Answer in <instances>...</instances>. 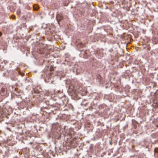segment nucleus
Instances as JSON below:
<instances>
[{"label": "nucleus", "instance_id": "nucleus-2", "mask_svg": "<svg viewBox=\"0 0 158 158\" xmlns=\"http://www.w3.org/2000/svg\"><path fill=\"white\" fill-rule=\"evenodd\" d=\"M65 84L66 85V88H68V89H73L74 88V86L72 85H70L69 84V82L67 81L66 80L65 81Z\"/></svg>", "mask_w": 158, "mask_h": 158}, {"label": "nucleus", "instance_id": "nucleus-7", "mask_svg": "<svg viewBox=\"0 0 158 158\" xmlns=\"http://www.w3.org/2000/svg\"><path fill=\"white\" fill-rule=\"evenodd\" d=\"M33 9L34 10H36L38 9V6L37 5H34L33 6Z\"/></svg>", "mask_w": 158, "mask_h": 158}, {"label": "nucleus", "instance_id": "nucleus-9", "mask_svg": "<svg viewBox=\"0 0 158 158\" xmlns=\"http://www.w3.org/2000/svg\"><path fill=\"white\" fill-rule=\"evenodd\" d=\"M7 143L9 145H10V146H11V145H13V144L12 143H9V141L8 140L7 141Z\"/></svg>", "mask_w": 158, "mask_h": 158}, {"label": "nucleus", "instance_id": "nucleus-18", "mask_svg": "<svg viewBox=\"0 0 158 158\" xmlns=\"http://www.w3.org/2000/svg\"><path fill=\"white\" fill-rule=\"evenodd\" d=\"M15 89H17V88H15Z\"/></svg>", "mask_w": 158, "mask_h": 158}, {"label": "nucleus", "instance_id": "nucleus-10", "mask_svg": "<svg viewBox=\"0 0 158 158\" xmlns=\"http://www.w3.org/2000/svg\"><path fill=\"white\" fill-rule=\"evenodd\" d=\"M76 89H72V91L73 92H74V93L75 94L74 95H77V94H76L75 93V91H76Z\"/></svg>", "mask_w": 158, "mask_h": 158}, {"label": "nucleus", "instance_id": "nucleus-13", "mask_svg": "<svg viewBox=\"0 0 158 158\" xmlns=\"http://www.w3.org/2000/svg\"><path fill=\"white\" fill-rule=\"evenodd\" d=\"M127 10H130V7H128V9H127Z\"/></svg>", "mask_w": 158, "mask_h": 158}, {"label": "nucleus", "instance_id": "nucleus-4", "mask_svg": "<svg viewBox=\"0 0 158 158\" xmlns=\"http://www.w3.org/2000/svg\"><path fill=\"white\" fill-rule=\"evenodd\" d=\"M7 93V91L5 89H1V94L2 96H4Z\"/></svg>", "mask_w": 158, "mask_h": 158}, {"label": "nucleus", "instance_id": "nucleus-11", "mask_svg": "<svg viewBox=\"0 0 158 158\" xmlns=\"http://www.w3.org/2000/svg\"><path fill=\"white\" fill-rule=\"evenodd\" d=\"M155 151L156 152H158V148H155Z\"/></svg>", "mask_w": 158, "mask_h": 158}, {"label": "nucleus", "instance_id": "nucleus-3", "mask_svg": "<svg viewBox=\"0 0 158 158\" xmlns=\"http://www.w3.org/2000/svg\"><path fill=\"white\" fill-rule=\"evenodd\" d=\"M154 98L155 97V98L154 100V102L156 100V103H158V90L157 89L156 92L154 94Z\"/></svg>", "mask_w": 158, "mask_h": 158}, {"label": "nucleus", "instance_id": "nucleus-16", "mask_svg": "<svg viewBox=\"0 0 158 158\" xmlns=\"http://www.w3.org/2000/svg\"><path fill=\"white\" fill-rule=\"evenodd\" d=\"M1 89H4L2 88Z\"/></svg>", "mask_w": 158, "mask_h": 158}, {"label": "nucleus", "instance_id": "nucleus-12", "mask_svg": "<svg viewBox=\"0 0 158 158\" xmlns=\"http://www.w3.org/2000/svg\"><path fill=\"white\" fill-rule=\"evenodd\" d=\"M101 77V76H99L98 77V79H99Z\"/></svg>", "mask_w": 158, "mask_h": 158}, {"label": "nucleus", "instance_id": "nucleus-17", "mask_svg": "<svg viewBox=\"0 0 158 158\" xmlns=\"http://www.w3.org/2000/svg\"><path fill=\"white\" fill-rule=\"evenodd\" d=\"M12 88H13V86H12Z\"/></svg>", "mask_w": 158, "mask_h": 158}, {"label": "nucleus", "instance_id": "nucleus-15", "mask_svg": "<svg viewBox=\"0 0 158 158\" xmlns=\"http://www.w3.org/2000/svg\"><path fill=\"white\" fill-rule=\"evenodd\" d=\"M17 90V89H15V91H16Z\"/></svg>", "mask_w": 158, "mask_h": 158}, {"label": "nucleus", "instance_id": "nucleus-14", "mask_svg": "<svg viewBox=\"0 0 158 158\" xmlns=\"http://www.w3.org/2000/svg\"><path fill=\"white\" fill-rule=\"evenodd\" d=\"M2 35V33L1 32H0V36H1Z\"/></svg>", "mask_w": 158, "mask_h": 158}, {"label": "nucleus", "instance_id": "nucleus-5", "mask_svg": "<svg viewBox=\"0 0 158 158\" xmlns=\"http://www.w3.org/2000/svg\"><path fill=\"white\" fill-rule=\"evenodd\" d=\"M74 142V140L72 139L71 140V141L69 142V146L71 147H73L74 146H76V145H73V143Z\"/></svg>", "mask_w": 158, "mask_h": 158}, {"label": "nucleus", "instance_id": "nucleus-6", "mask_svg": "<svg viewBox=\"0 0 158 158\" xmlns=\"http://www.w3.org/2000/svg\"><path fill=\"white\" fill-rule=\"evenodd\" d=\"M48 69H49L50 71L52 72L54 70L53 66L52 65L50 66V67H48Z\"/></svg>", "mask_w": 158, "mask_h": 158}, {"label": "nucleus", "instance_id": "nucleus-8", "mask_svg": "<svg viewBox=\"0 0 158 158\" xmlns=\"http://www.w3.org/2000/svg\"><path fill=\"white\" fill-rule=\"evenodd\" d=\"M11 79L12 80V81H16L17 78L15 77H11Z\"/></svg>", "mask_w": 158, "mask_h": 158}, {"label": "nucleus", "instance_id": "nucleus-1", "mask_svg": "<svg viewBox=\"0 0 158 158\" xmlns=\"http://www.w3.org/2000/svg\"><path fill=\"white\" fill-rule=\"evenodd\" d=\"M63 16L60 14L57 15L56 18L59 24V22L61 21L63 19Z\"/></svg>", "mask_w": 158, "mask_h": 158}]
</instances>
